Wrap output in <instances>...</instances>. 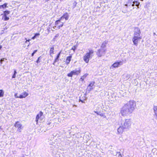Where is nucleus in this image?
<instances>
[{
    "label": "nucleus",
    "mask_w": 157,
    "mask_h": 157,
    "mask_svg": "<svg viewBox=\"0 0 157 157\" xmlns=\"http://www.w3.org/2000/svg\"><path fill=\"white\" fill-rule=\"evenodd\" d=\"M136 106L135 101L131 100L124 104L120 109V114L123 117H125L132 113Z\"/></svg>",
    "instance_id": "nucleus-1"
},
{
    "label": "nucleus",
    "mask_w": 157,
    "mask_h": 157,
    "mask_svg": "<svg viewBox=\"0 0 157 157\" xmlns=\"http://www.w3.org/2000/svg\"><path fill=\"white\" fill-rule=\"evenodd\" d=\"M132 124L131 121L130 119H125L121 121V125L125 129H129L131 127Z\"/></svg>",
    "instance_id": "nucleus-2"
},
{
    "label": "nucleus",
    "mask_w": 157,
    "mask_h": 157,
    "mask_svg": "<svg viewBox=\"0 0 157 157\" xmlns=\"http://www.w3.org/2000/svg\"><path fill=\"white\" fill-rule=\"evenodd\" d=\"M94 52L92 50H89L83 57V60L86 63H88L90 58H91L93 56Z\"/></svg>",
    "instance_id": "nucleus-3"
},
{
    "label": "nucleus",
    "mask_w": 157,
    "mask_h": 157,
    "mask_svg": "<svg viewBox=\"0 0 157 157\" xmlns=\"http://www.w3.org/2000/svg\"><path fill=\"white\" fill-rule=\"evenodd\" d=\"M63 21L59 18V20L55 22V26L54 27V28L56 29H59L60 27L63 26Z\"/></svg>",
    "instance_id": "nucleus-4"
},
{
    "label": "nucleus",
    "mask_w": 157,
    "mask_h": 157,
    "mask_svg": "<svg viewBox=\"0 0 157 157\" xmlns=\"http://www.w3.org/2000/svg\"><path fill=\"white\" fill-rule=\"evenodd\" d=\"M81 72L80 69H75L71 71L70 73L67 75V76L69 77H72L74 75H78Z\"/></svg>",
    "instance_id": "nucleus-5"
},
{
    "label": "nucleus",
    "mask_w": 157,
    "mask_h": 157,
    "mask_svg": "<svg viewBox=\"0 0 157 157\" xmlns=\"http://www.w3.org/2000/svg\"><path fill=\"white\" fill-rule=\"evenodd\" d=\"M106 51V49L101 48L98 50L97 54L98 57H101L105 55Z\"/></svg>",
    "instance_id": "nucleus-6"
},
{
    "label": "nucleus",
    "mask_w": 157,
    "mask_h": 157,
    "mask_svg": "<svg viewBox=\"0 0 157 157\" xmlns=\"http://www.w3.org/2000/svg\"><path fill=\"white\" fill-rule=\"evenodd\" d=\"M122 62L121 61L119 62H116L111 66L110 68L113 69L114 68L117 67L120 65H122Z\"/></svg>",
    "instance_id": "nucleus-7"
},
{
    "label": "nucleus",
    "mask_w": 157,
    "mask_h": 157,
    "mask_svg": "<svg viewBox=\"0 0 157 157\" xmlns=\"http://www.w3.org/2000/svg\"><path fill=\"white\" fill-rule=\"evenodd\" d=\"M141 39L139 38H136L133 37L132 39V41L133 42L134 45L136 46H137L138 42L139 41H140Z\"/></svg>",
    "instance_id": "nucleus-8"
},
{
    "label": "nucleus",
    "mask_w": 157,
    "mask_h": 157,
    "mask_svg": "<svg viewBox=\"0 0 157 157\" xmlns=\"http://www.w3.org/2000/svg\"><path fill=\"white\" fill-rule=\"evenodd\" d=\"M124 129H125L123 128L121 124L120 127L117 129V133L118 134H121L122 133Z\"/></svg>",
    "instance_id": "nucleus-9"
},
{
    "label": "nucleus",
    "mask_w": 157,
    "mask_h": 157,
    "mask_svg": "<svg viewBox=\"0 0 157 157\" xmlns=\"http://www.w3.org/2000/svg\"><path fill=\"white\" fill-rule=\"evenodd\" d=\"M69 17L68 14L67 13H66L63 15L60 18V20H61L63 21L64 19H65V21L68 20Z\"/></svg>",
    "instance_id": "nucleus-10"
},
{
    "label": "nucleus",
    "mask_w": 157,
    "mask_h": 157,
    "mask_svg": "<svg viewBox=\"0 0 157 157\" xmlns=\"http://www.w3.org/2000/svg\"><path fill=\"white\" fill-rule=\"evenodd\" d=\"M29 95V94L25 91L24 92L19 95V98H25Z\"/></svg>",
    "instance_id": "nucleus-11"
},
{
    "label": "nucleus",
    "mask_w": 157,
    "mask_h": 157,
    "mask_svg": "<svg viewBox=\"0 0 157 157\" xmlns=\"http://www.w3.org/2000/svg\"><path fill=\"white\" fill-rule=\"evenodd\" d=\"M94 83L95 82H91L90 83V84L87 87V88L89 91L91 90L92 89H93L94 88Z\"/></svg>",
    "instance_id": "nucleus-12"
},
{
    "label": "nucleus",
    "mask_w": 157,
    "mask_h": 157,
    "mask_svg": "<svg viewBox=\"0 0 157 157\" xmlns=\"http://www.w3.org/2000/svg\"><path fill=\"white\" fill-rule=\"evenodd\" d=\"M140 32L139 28H136L134 29V34H140Z\"/></svg>",
    "instance_id": "nucleus-13"
},
{
    "label": "nucleus",
    "mask_w": 157,
    "mask_h": 157,
    "mask_svg": "<svg viewBox=\"0 0 157 157\" xmlns=\"http://www.w3.org/2000/svg\"><path fill=\"white\" fill-rule=\"evenodd\" d=\"M108 41L107 40H105L104 41L101 46V48H103L106 47V45L107 44Z\"/></svg>",
    "instance_id": "nucleus-14"
},
{
    "label": "nucleus",
    "mask_w": 157,
    "mask_h": 157,
    "mask_svg": "<svg viewBox=\"0 0 157 157\" xmlns=\"http://www.w3.org/2000/svg\"><path fill=\"white\" fill-rule=\"evenodd\" d=\"M43 113L41 112H40L36 116V121L37 122L39 119L42 115Z\"/></svg>",
    "instance_id": "nucleus-15"
},
{
    "label": "nucleus",
    "mask_w": 157,
    "mask_h": 157,
    "mask_svg": "<svg viewBox=\"0 0 157 157\" xmlns=\"http://www.w3.org/2000/svg\"><path fill=\"white\" fill-rule=\"evenodd\" d=\"M71 56H70L67 57L66 61V62L67 64H68L70 63V62L71 60Z\"/></svg>",
    "instance_id": "nucleus-16"
},
{
    "label": "nucleus",
    "mask_w": 157,
    "mask_h": 157,
    "mask_svg": "<svg viewBox=\"0 0 157 157\" xmlns=\"http://www.w3.org/2000/svg\"><path fill=\"white\" fill-rule=\"evenodd\" d=\"M14 126L15 127L18 128H19L21 127L22 126V125L19 122L17 121L16 122Z\"/></svg>",
    "instance_id": "nucleus-17"
},
{
    "label": "nucleus",
    "mask_w": 157,
    "mask_h": 157,
    "mask_svg": "<svg viewBox=\"0 0 157 157\" xmlns=\"http://www.w3.org/2000/svg\"><path fill=\"white\" fill-rule=\"evenodd\" d=\"M7 4L6 3H5L4 4L0 5V9H4L5 8H6L7 6Z\"/></svg>",
    "instance_id": "nucleus-18"
},
{
    "label": "nucleus",
    "mask_w": 157,
    "mask_h": 157,
    "mask_svg": "<svg viewBox=\"0 0 157 157\" xmlns=\"http://www.w3.org/2000/svg\"><path fill=\"white\" fill-rule=\"evenodd\" d=\"M54 49L53 47L50 48L49 52L51 56H52V54L54 53Z\"/></svg>",
    "instance_id": "nucleus-19"
},
{
    "label": "nucleus",
    "mask_w": 157,
    "mask_h": 157,
    "mask_svg": "<svg viewBox=\"0 0 157 157\" xmlns=\"http://www.w3.org/2000/svg\"><path fill=\"white\" fill-rule=\"evenodd\" d=\"M140 4V3L136 1L133 2V4L132 5V6H134L135 5L136 6H138Z\"/></svg>",
    "instance_id": "nucleus-20"
},
{
    "label": "nucleus",
    "mask_w": 157,
    "mask_h": 157,
    "mask_svg": "<svg viewBox=\"0 0 157 157\" xmlns=\"http://www.w3.org/2000/svg\"><path fill=\"white\" fill-rule=\"evenodd\" d=\"M2 19H3L4 21H7L9 19V17H7L6 16H4V15H3Z\"/></svg>",
    "instance_id": "nucleus-21"
},
{
    "label": "nucleus",
    "mask_w": 157,
    "mask_h": 157,
    "mask_svg": "<svg viewBox=\"0 0 157 157\" xmlns=\"http://www.w3.org/2000/svg\"><path fill=\"white\" fill-rule=\"evenodd\" d=\"M4 92L3 90H0V97H3L4 96Z\"/></svg>",
    "instance_id": "nucleus-22"
},
{
    "label": "nucleus",
    "mask_w": 157,
    "mask_h": 157,
    "mask_svg": "<svg viewBox=\"0 0 157 157\" xmlns=\"http://www.w3.org/2000/svg\"><path fill=\"white\" fill-rule=\"evenodd\" d=\"M10 13V11H5L4 12V14L3 15L4 16H7V15L9 14Z\"/></svg>",
    "instance_id": "nucleus-23"
},
{
    "label": "nucleus",
    "mask_w": 157,
    "mask_h": 157,
    "mask_svg": "<svg viewBox=\"0 0 157 157\" xmlns=\"http://www.w3.org/2000/svg\"><path fill=\"white\" fill-rule=\"evenodd\" d=\"M134 37H136V38H142L141 36H140V34H134L133 36Z\"/></svg>",
    "instance_id": "nucleus-24"
},
{
    "label": "nucleus",
    "mask_w": 157,
    "mask_h": 157,
    "mask_svg": "<svg viewBox=\"0 0 157 157\" xmlns=\"http://www.w3.org/2000/svg\"><path fill=\"white\" fill-rule=\"evenodd\" d=\"M23 128L22 126L21 127H19V128H18L17 129V131L19 132H21V130Z\"/></svg>",
    "instance_id": "nucleus-25"
},
{
    "label": "nucleus",
    "mask_w": 157,
    "mask_h": 157,
    "mask_svg": "<svg viewBox=\"0 0 157 157\" xmlns=\"http://www.w3.org/2000/svg\"><path fill=\"white\" fill-rule=\"evenodd\" d=\"M154 110L155 113L157 112V106H154L153 108Z\"/></svg>",
    "instance_id": "nucleus-26"
},
{
    "label": "nucleus",
    "mask_w": 157,
    "mask_h": 157,
    "mask_svg": "<svg viewBox=\"0 0 157 157\" xmlns=\"http://www.w3.org/2000/svg\"><path fill=\"white\" fill-rule=\"evenodd\" d=\"M86 98L85 97H84L83 100H82L81 99V98H80V99H79V101H81L82 103H84V101L86 100Z\"/></svg>",
    "instance_id": "nucleus-27"
},
{
    "label": "nucleus",
    "mask_w": 157,
    "mask_h": 157,
    "mask_svg": "<svg viewBox=\"0 0 157 157\" xmlns=\"http://www.w3.org/2000/svg\"><path fill=\"white\" fill-rule=\"evenodd\" d=\"M14 96L15 98H19V96H18L17 95V93H16L14 94Z\"/></svg>",
    "instance_id": "nucleus-28"
},
{
    "label": "nucleus",
    "mask_w": 157,
    "mask_h": 157,
    "mask_svg": "<svg viewBox=\"0 0 157 157\" xmlns=\"http://www.w3.org/2000/svg\"><path fill=\"white\" fill-rule=\"evenodd\" d=\"M76 49V47L75 46H74L72 47V48H71V50H73L74 51V52Z\"/></svg>",
    "instance_id": "nucleus-29"
},
{
    "label": "nucleus",
    "mask_w": 157,
    "mask_h": 157,
    "mask_svg": "<svg viewBox=\"0 0 157 157\" xmlns=\"http://www.w3.org/2000/svg\"><path fill=\"white\" fill-rule=\"evenodd\" d=\"M58 58H57L56 57V59H55V61L53 63V64H54V63H56V62H57L58 61Z\"/></svg>",
    "instance_id": "nucleus-30"
},
{
    "label": "nucleus",
    "mask_w": 157,
    "mask_h": 157,
    "mask_svg": "<svg viewBox=\"0 0 157 157\" xmlns=\"http://www.w3.org/2000/svg\"><path fill=\"white\" fill-rule=\"evenodd\" d=\"M37 50L34 51L33 52L32 54V56H34V54L37 52Z\"/></svg>",
    "instance_id": "nucleus-31"
},
{
    "label": "nucleus",
    "mask_w": 157,
    "mask_h": 157,
    "mask_svg": "<svg viewBox=\"0 0 157 157\" xmlns=\"http://www.w3.org/2000/svg\"><path fill=\"white\" fill-rule=\"evenodd\" d=\"M88 75V74H85L83 76V78H85Z\"/></svg>",
    "instance_id": "nucleus-32"
},
{
    "label": "nucleus",
    "mask_w": 157,
    "mask_h": 157,
    "mask_svg": "<svg viewBox=\"0 0 157 157\" xmlns=\"http://www.w3.org/2000/svg\"><path fill=\"white\" fill-rule=\"evenodd\" d=\"M40 59V57H39L36 61V62L38 63L40 62L39 60Z\"/></svg>",
    "instance_id": "nucleus-33"
},
{
    "label": "nucleus",
    "mask_w": 157,
    "mask_h": 157,
    "mask_svg": "<svg viewBox=\"0 0 157 157\" xmlns=\"http://www.w3.org/2000/svg\"><path fill=\"white\" fill-rule=\"evenodd\" d=\"M40 35V34L39 33H36L35 35V36L36 37L37 36H39Z\"/></svg>",
    "instance_id": "nucleus-34"
},
{
    "label": "nucleus",
    "mask_w": 157,
    "mask_h": 157,
    "mask_svg": "<svg viewBox=\"0 0 157 157\" xmlns=\"http://www.w3.org/2000/svg\"><path fill=\"white\" fill-rule=\"evenodd\" d=\"M16 74H14L12 76V78H14L16 77Z\"/></svg>",
    "instance_id": "nucleus-35"
},
{
    "label": "nucleus",
    "mask_w": 157,
    "mask_h": 157,
    "mask_svg": "<svg viewBox=\"0 0 157 157\" xmlns=\"http://www.w3.org/2000/svg\"><path fill=\"white\" fill-rule=\"evenodd\" d=\"M4 58H2L1 59V64L2 63V62L4 61Z\"/></svg>",
    "instance_id": "nucleus-36"
},
{
    "label": "nucleus",
    "mask_w": 157,
    "mask_h": 157,
    "mask_svg": "<svg viewBox=\"0 0 157 157\" xmlns=\"http://www.w3.org/2000/svg\"><path fill=\"white\" fill-rule=\"evenodd\" d=\"M84 78H83L82 76L80 80H81L82 81H83Z\"/></svg>",
    "instance_id": "nucleus-37"
},
{
    "label": "nucleus",
    "mask_w": 157,
    "mask_h": 157,
    "mask_svg": "<svg viewBox=\"0 0 157 157\" xmlns=\"http://www.w3.org/2000/svg\"><path fill=\"white\" fill-rule=\"evenodd\" d=\"M59 36V34H57L56 36H55V38L57 37H58Z\"/></svg>",
    "instance_id": "nucleus-38"
},
{
    "label": "nucleus",
    "mask_w": 157,
    "mask_h": 157,
    "mask_svg": "<svg viewBox=\"0 0 157 157\" xmlns=\"http://www.w3.org/2000/svg\"><path fill=\"white\" fill-rule=\"evenodd\" d=\"M60 53H59L58 54V55L57 56V58H59V57L60 56Z\"/></svg>",
    "instance_id": "nucleus-39"
},
{
    "label": "nucleus",
    "mask_w": 157,
    "mask_h": 157,
    "mask_svg": "<svg viewBox=\"0 0 157 157\" xmlns=\"http://www.w3.org/2000/svg\"><path fill=\"white\" fill-rule=\"evenodd\" d=\"M156 118L157 119V112L155 113Z\"/></svg>",
    "instance_id": "nucleus-40"
},
{
    "label": "nucleus",
    "mask_w": 157,
    "mask_h": 157,
    "mask_svg": "<svg viewBox=\"0 0 157 157\" xmlns=\"http://www.w3.org/2000/svg\"><path fill=\"white\" fill-rule=\"evenodd\" d=\"M36 38V37H35V36H33L32 38V39H33V40H34V39H35V38Z\"/></svg>",
    "instance_id": "nucleus-41"
},
{
    "label": "nucleus",
    "mask_w": 157,
    "mask_h": 157,
    "mask_svg": "<svg viewBox=\"0 0 157 157\" xmlns=\"http://www.w3.org/2000/svg\"><path fill=\"white\" fill-rule=\"evenodd\" d=\"M2 130V128L1 126H0V132Z\"/></svg>",
    "instance_id": "nucleus-42"
},
{
    "label": "nucleus",
    "mask_w": 157,
    "mask_h": 157,
    "mask_svg": "<svg viewBox=\"0 0 157 157\" xmlns=\"http://www.w3.org/2000/svg\"><path fill=\"white\" fill-rule=\"evenodd\" d=\"M14 74H15L16 75L17 74V72L15 70L14 71Z\"/></svg>",
    "instance_id": "nucleus-43"
},
{
    "label": "nucleus",
    "mask_w": 157,
    "mask_h": 157,
    "mask_svg": "<svg viewBox=\"0 0 157 157\" xmlns=\"http://www.w3.org/2000/svg\"><path fill=\"white\" fill-rule=\"evenodd\" d=\"M2 48V45H0V49H1Z\"/></svg>",
    "instance_id": "nucleus-44"
},
{
    "label": "nucleus",
    "mask_w": 157,
    "mask_h": 157,
    "mask_svg": "<svg viewBox=\"0 0 157 157\" xmlns=\"http://www.w3.org/2000/svg\"><path fill=\"white\" fill-rule=\"evenodd\" d=\"M95 112L97 114H99V113H98V112L95 111Z\"/></svg>",
    "instance_id": "nucleus-45"
},
{
    "label": "nucleus",
    "mask_w": 157,
    "mask_h": 157,
    "mask_svg": "<svg viewBox=\"0 0 157 157\" xmlns=\"http://www.w3.org/2000/svg\"><path fill=\"white\" fill-rule=\"evenodd\" d=\"M30 40V39L28 40H26V41H29Z\"/></svg>",
    "instance_id": "nucleus-46"
},
{
    "label": "nucleus",
    "mask_w": 157,
    "mask_h": 157,
    "mask_svg": "<svg viewBox=\"0 0 157 157\" xmlns=\"http://www.w3.org/2000/svg\"><path fill=\"white\" fill-rule=\"evenodd\" d=\"M76 106V105H73V107H75V106Z\"/></svg>",
    "instance_id": "nucleus-47"
},
{
    "label": "nucleus",
    "mask_w": 157,
    "mask_h": 157,
    "mask_svg": "<svg viewBox=\"0 0 157 157\" xmlns=\"http://www.w3.org/2000/svg\"><path fill=\"white\" fill-rule=\"evenodd\" d=\"M0 63L1 64V60H0Z\"/></svg>",
    "instance_id": "nucleus-48"
},
{
    "label": "nucleus",
    "mask_w": 157,
    "mask_h": 157,
    "mask_svg": "<svg viewBox=\"0 0 157 157\" xmlns=\"http://www.w3.org/2000/svg\"><path fill=\"white\" fill-rule=\"evenodd\" d=\"M125 6H127V4L125 5Z\"/></svg>",
    "instance_id": "nucleus-49"
},
{
    "label": "nucleus",
    "mask_w": 157,
    "mask_h": 157,
    "mask_svg": "<svg viewBox=\"0 0 157 157\" xmlns=\"http://www.w3.org/2000/svg\"><path fill=\"white\" fill-rule=\"evenodd\" d=\"M27 41H25V43H27Z\"/></svg>",
    "instance_id": "nucleus-50"
},
{
    "label": "nucleus",
    "mask_w": 157,
    "mask_h": 157,
    "mask_svg": "<svg viewBox=\"0 0 157 157\" xmlns=\"http://www.w3.org/2000/svg\"><path fill=\"white\" fill-rule=\"evenodd\" d=\"M2 0H0V2H1Z\"/></svg>",
    "instance_id": "nucleus-51"
},
{
    "label": "nucleus",
    "mask_w": 157,
    "mask_h": 157,
    "mask_svg": "<svg viewBox=\"0 0 157 157\" xmlns=\"http://www.w3.org/2000/svg\"><path fill=\"white\" fill-rule=\"evenodd\" d=\"M50 124V123H48V125H49Z\"/></svg>",
    "instance_id": "nucleus-52"
},
{
    "label": "nucleus",
    "mask_w": 157,
    "mask_h": 157,
    "mask_svg": "<svg viewBox=\"0 0 157 157\" xmlns=\"http://www.w3.org/2000/svg\"><path fill=\"white\" fill-rule=\"evenodd\" d=\"M23 157H24V156Z\"/></svg>",
    "instance_id": "nucleus-53"
}]
</instances>
